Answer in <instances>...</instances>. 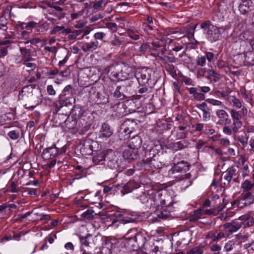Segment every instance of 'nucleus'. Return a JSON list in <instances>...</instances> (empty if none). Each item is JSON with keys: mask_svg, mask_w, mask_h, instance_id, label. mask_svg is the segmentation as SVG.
<instances>
[{"mask_svg": "<svg viewBox=\"0 0 254 254\" xmlns=\"http://www.w3.org/2000/svg\"><path fill=\"white\" fill-rule=\"evenodd\" d=\"M104 16L101 14H96L91 17L90 21L91 22H95L99 19L102 18Z\"/></svg>", "mask_w": 254, "mask_h": 254, "instance_id": "nucleus-50", "label": "nucleus"}, {"mask_svg": "<svg viewBox=\"0 0 254 254\" xmlns=\"http://www.w3.org/2000/svg\"><path fill=\"white\" fill-rule=\"evenodd\" d=\"M149 44L148 43H144L140 47V51L144 52H145L149 47Z\"/></svg>", "mask_w": 254, "mask_h": 254, "instance_id": "nucleus-64", "label": "nucleus"}, {"mask_svg": "<svg viewBox=\"0 0 254 254\" xmlns=\"http://www.w3.org/2000/svg\"><path fill=\"white\" fill-rule=\"evenodd\" d=\"M233 125L234 126L232 128L233 131L235 133H236L238 129L241 127L242 123L240 120H234Z\"/></svg>", "mask_w": 254, "mask_h": 254, "instance_id": "nucleus-32", "label": "nucleus"}, {"mask_svg": "<svg viewBox=\"0 0 254 254\" xmlns=\"http://www.w3.org/2000/svg\"><path fill=\"white\" fill-rule=\"evenodd\" d=\"M246 58L250 64H254V51L248 52L246 54Z\"/></svg>", "mask_w": 254, "mask_h": 254, "instance_id": "nucleus-34", "label": "nucleus"}, {"mask_svg": "<svg viewBox=\"0 0 254 254\" xmlns=\"http://www.w3.org/2000/svg\"><path fill=\"white\" fill-rule=\"evenodd\" d=\"M234 245V243L232 241H230L227 243L225 244V249L227 252L230 251L232 250L233 246Z\"/></svg>", "mask_w": 254, "mask_h": 254, "instance_id": "nucleus-45", "label": "nucleus"}, {"mask_svg": "<svg viewBox=\"0 0 254 254\" xmlns=\"http://www.w3.org/2000/svg\"><path fill=\"white\" fill-rule=\"evenodd\" d=\"M127 33L129 37L134 40H137L139 39V35L135 34L132 30H129Z\"/></svg>", "mask_w": 254, "mask_h": 254, "instance_id": "nucleus-40", "label": "nucleus"}, {"mask_svg": "<svg viewBox=\"0 0 254 254\" xmlns=\"http://www.w3.org/2000/svg\"><path fill=\"white\" fill-rule=\"evenodd\" d=\"M231 115L233 120H239L241 118L240 114L234 109H231L230 111Z\"/></svg>", "mask_w": 254, "mask_h": 254, "instance_id": "nucleus-33", "label": "nucleus"}, {"mask_svg": "<svg viewBox=\"0 0 254 254\" xmlns=\"http://www.w3.org/2000/svg\"><path fill=\"white\" fill-rule=\"evenodd\" d=\"M91 237V235L90 234H88L85 237H80V243L82 245H84L86 246H88L89 245V242L88 241V239Z\"/></svg>", "mask_w": 254, "mask_h": 254, "instance_id": "nucleus-35", "label": "nucleus"}, {"mask_svg": "<svg viewBox=\"0 0 254 254\" xmlns=\"http://www.w3.org/2000/svg\"><path fill=\"white\" fill-rule=\"evenodd\" d=\"M220 144L224 146H227L229 145L230 141L228 139L221 138L220 139Z\"/></svg>", "mask_w": 254, "mask_h": 254, "instance_id": "nucleus-58", "label": "nucleus"}, {"mask_svg": "<svg viewBox=\"0 0 254 254\" xmlns=\"http://www.w3.org/2000/svg\"><path fill=\"white\" fill-rule=\"evenodd\" d=\"M221 247L218 245H213L211 246V250L213 252H218L220 250Z\"/></svg>", "mask_w": 254, "mask_h": 254, "instance_id": "nucleus-62", "label": "nucleus"}, {"mask_svg": "<svg viewBox=\"0 0 254 254\" xmlns=\"http://www.w3.org/2000/svg\"><path fill=\"white\" fill-rule=\"evenodd\" d=\"M121 88H122L121 86H118L117 87V88L114 93V96L115 97L120 98L122 96H124V93L121 92Z\"/></svg>", "mask_w": 254, "mask_h": 254, "instance_id": "nucleus-37", "label": "nucleus"}, {"mask_svg": "<svg viewBox=\"0 0 254 254\" xmlns=\"http://www.w3.org/2000/svg\"><path fill=\"white\" fill-rule=\"evenodd\" d=\"M87 23V22L84 20H79L76 22L75 27L76 28H81L83 27Z\"/></svg>", "mask_w": 254, "mask_h": 254, "instance_id": "nucleus-48", "label": "nucleus"}, {"mask_svg": "<svg viewBox=\"0 0 254 254\" xmlns=\"http://www.w3.org/2000/svg\"><path fill=\"white\" fill-rule=\"evenodd\" d=\"M106 26L108 29L114 32H115L117 30V25L115 23H108L107 24Z\"/></svg>", "mask_w": 254, "mask_h": 254, "instance_id": "nucleus-43", "label": "nucleus"}, {"mask_svg": "<svg viewBox=\"0 0 254 254\" xmlns=\"http://www.w3.org/2000/svg\"><path fill=\"white\" fill-rule=\"evenodd\" d=\"M102 0H99L93 4V7L95 9H100L102 8Z\"/></svg>", "mask_w": 254, "mask_h": 254, "instance_id": "nucleus-53", "label": "nucleus"}, {"mask_svg": "<svg viewBox=\"0 0 254 254\" xmlns=\"http://www.w3.org/2000/svg\"><path fill=\"white\" fill-rule=\"evenodd\" d=\"M190 165L188 162L181 161L177 163H173V165L169 170L170 174H175L178 173H186L190 169Z\"/></svg>", "mask_w": 254, "mask_h": 254, "instance_id": "nucleus-5", "label": "nucleus"}, {"mask_svg": "<svg viewBox=\"0 0 254 254\" xmlns=\"http://www.w3.org/2000/svg\"><path fill=\"white\" fill-rule=\"evenodd\" d=\"M236 170L234 166L229 168L226 171V174L224 176V179L227 180L228 183L231 180L232 177L236 175Z\"/></svg>", "mask_w": 254, "mask_h": 254, "instance_id": "nucleus-25", "label": "nucleus"}, {"mask_svg": "<svg viewBox=\"0 0 254 254\" xmlns=\"http://www.w3.org/2000/svg\"><path fill=\"white\" fill-rule=\"evenodd\" d=\"M190 252L191 254H201L203 253V250L200 248L195 247L192 249Z\"/></svg>", "mask_w": 254, "mask_h": 254, "instance_id": "nucleus-46", "label": "nucleus"}, {"mask_svg": "<svg viewBox=\"0 0 254 254\" xmlns=\"http://www.w3.org/2000/svg\"><path fill=\"white\" fill-rule=\"evenodd\" d=\"M55 119L56 120V123H59V124L64 123L65 126H68L69 127L71 128L73 127L76 123L75 120L70 118L67 114L57 113L55 116Z\"/></svg>", "mask_w": 254, "mask_h": 254, "instance_id": "nucleus-6", "label": "nucleus"}, {"mask_svg": "<svg viewBox=\"0 0 254 254\" xmlns=\"http://www.w3.org/2000/svg\"><path fill=\"white\" fill-rule=\"evenodd\" d=\"M137 123L133 119H127L122 124L119 131V136L121 139H126L130 137V134L137 128Z\"/></svg>", "mask_w": 254, "mask_h": 254, "instance_id": "nucleus-3", "label": "nucleus"}, {"mask_svg": "<svg viewBox=\"0 0 254 254\" xmlns=\"http://www.w3.org/2000/svg\"><path fill=\"white\" fill-rule=\"evenodd\" d=\"M170 212L166 209L161 211H158L157 212V217L152 218V222H155L160 221L161 220H166L171 217Z\"/></svg>", "mask_w": 254, "mask_h": 254, "instance_id": "nucleus-15", "label": "nucleus"}, {"mask_svg": "<svg viewBox=\"0 0 254 254\" xmlns=\"http://www.w3.org/2000/svg\"><path fill=\"white\" fill-rule=\"evenodd\" d=\"M8 53L7 47H5L0 50V58L4 57Z\"/></svg>", "mask_w": 254, "mask_h": 254, "instance_id": "nucleus-61", "label": "nucleus"}, {"mask_svg": "<svg viewBox=\"0 0 254 254\" xmlns=\"http://www.w3.org/2000/svg\"><path fill=\"white\" fill-rule=\"evenodd\" d=\"M113 133V130L107 123H103L100 129V136L105 138L110 137Z\"/></svg>", "mask_w": 254, "mask_h": 254, "instance_id": "nucleus-16", "label": "nucleus"}, {"mask_svg": "<svg viewBox=\"0 0 254 254\" xmlns=\"http://www.w3.org/2000/svg\"><path fill=\"white\" fill-rule=\"evenodd\" d=\"M127 240V246L130 247L131 250H133V245L134 246L135 243V240H134V237L128 238Z\"/></svg>", "mask_w": 254, "mask_h": 254, "instance_id": "nucleus-49", "label": "nucleus"}, {"mask_svg": "<svg viewBox=\"0 0 254 254\" xmlns=\"http://www.w3.org/2000/svg\"><path fill=\"white\" fill-rule=\"evenodd\" d=\"M141 250L146 254H156L158 247L155 246L153 241H147Z\"/></svg>", "mask_w": 254, "mask_h": 254, "instance_id": "nucleus-14", "label": "nucleus"}, {"mask_svg": "<svg viewBox=\"0 0 254 254\" xmlns=\"http://www.w3.org/2000/svg\"><path fill=\"white\" fill-rule=\"evenodd\" d=\"M116 65L112 64L104 69V73L108 74L110 72H111L110 75L111 77L114 78L115 79L118 80L120 79V78L119 77V73L118 71H116Z\"/></svg>", "mask_w": 254, "mask_h": 254, "instance_id": "nucleus-18", "label": "nucleus"}, {"mask_svg": "<svg viewBox=\"0 0 254 254\" xmlns=\"http://www.w3.org/2000/svg\"><path fill=\"white\" fill-rule=\"evenodd\" d=\"M95 215V211L93 209H89L82 213L81 217L85 220H91L94 217Z\"/></svg>", "mask_w": 254, "mask_h": 254, "instance_id": "nucleus-24", "label": "nucleus"}, {"mask_svg": "<svg viewBox=\"0 0 254 254\" xmlns=\"http://www.w3.org/2000/svg\"><path fill=\"white\" fill-rule=\"evenodd\" d=\"M209 75L208 78L211 82H216L220 79V75L214 70H209L208 72Z\"/></svg>", "mask_w": 254, "mask_h": 254, "instance_id": "nucleus-27", "label": "nucleus"}, {"mask_svg": "<svg viewBox=\"0 0 254 254\" xmlns=\"http://www.w3.org/2000/svg\"><path fill=\"white\" fill-rule=\"evenodd\" d=\"M86 171L85 170H82V171L79 172H75V177L72 179V182L71 184L75 180L80 179L86 176Z\"/></svg>", "mask_w": 254, "mask_h": 254, "instance_id": "nucleus-31", "label": "nucleus"}, {"mask_svg": "<svg viewBox=\"0 0 254 254\" xmlns=\"http://www.w3.org/2000/svg\"><path fill=\"white\" fill-rule=\"evenodd\" d=\"M203 114V119L204 121H206L207 119H210V114L209 112V110L207 109L206 111H204Z\"/></svg>", "mask_w": 254, "mask_h": 254, "instance_id": "nucleus-57", "label": "nucleus"}, {"mask_svg": "<svg viewBox=\"0 0 254 254\" xmlns=\"http://www.w3.org/2000/svg\"><path fill=\"white\" fill-rule=\"evenodd\" d=\"M209 103L214 106H219L222 104V102L221 101L214 99L209 101Z\"/></svg>", "mask_w": 254, "mask_h": 254, "instance_id": "nucleus-63", "label": "nucleus"}, {"mask_svg": "<svg viewBox=\"0 0 254 254\" xmlns=\"http://www.w3.org/2000/svg\"><path fill=\"white\" fill-rule=\"evenodd\" d=\"M230 101L234 107L240 109L242 106V103L240 100L237 98L235 96H231L230 97Z\"/></svg>", "mask_w": 254, "mask_h": 254, "instance_id": "nucleus-30", "label": "nucleus"}, {"mask_svg": "<svg viewBox=\"0 0 254 254\" xmlns=\"http://www.w3.org/2000/svg\"><path fill=\"white\" fill-rule=\"evenodd\" d=\"M105 161L107 162L108 166L112 168H115L117 165V160L115 153L112 151H109L106 153Z\"/></svg>", "mask_w": 254, "mask_h": 254, "instance_id": "nucleus-13", "label": "nucleus"}, {"mask_svg": "<svg viewBox=\"0 0 254 254\" xmlns=\"http://www.w3.org/2000/svg\"><path fill=\"white\" fill-rule=\"evenodd\" d=\"M75 103V99L73 97H69L66 98L65 100H59V103L60 104V107H62L63 106L67 107L69 105H72V104H74Z\"/></svg>", "mask_w": 254, "mask_h": 254, "instance_id": "nucleus-23", "label": "nucleus"}, {"mask_svg": "<svg viewBox=\"0 0 254 254\" xmlns=\"http://www.w3.org/2000/svg\"><path fill=\"white\" fill-rule=\"evenodd\" d=\"M118 187H122L123 188V190H121V191L123 194L127 193L131 191L130 189L128 188V187L126 185H124V184L118 185L117 186V188H118Z\"/></svg>", "mask_w": 254, "mask_h": 254, "instance_id": "nucleus-39", "label": "nucleus"}, {"mask_svg": "<svg viewBox=\"0 0 254 254\" xmlns=\"http://www.w3.org/2000/svg\"><path fill=\"white\" fill-rule=\"evenodd\" d=\"M111 44L116 47H119L121 43L119 38L115 37L114 39L111 41Z\"/></svg>", "mask_w": 254, "mask_h": 254, "instance_id": "nucleus-51", "label": "nucleus"}, {"mask_svg": "<svg viewBox=\"0 0 254 254\" xmlns=\"http://www.w3.org/2000/svg\"><path fill=\"white\" fill-rule=\"evenodd\" d=\"M206 62V58L205 57H201L197 60V64L201 66H203Z\"/></svg>", "mask_w": 254, "mask_h": 254, "instance_id": "nucleus-54", "label": "nucleus"}, {"mask_svg": "<svg viewBox=\"0 0 254 254\" xmlns=\"http://www.w3.org/2000/svg\"><path fill=\"white\" fill-rule=\"evenodd\" d=\"M200 218V216L198 214H194L190 217V221L196 222Z\"/></svg>", "mask_w": 254, "mask_h": 254, "instance_id": "nucleus-59", "label": "nucleus"}, {"mask_svg": "<svg viewBox=\"0 0 254 254\" xmlns=\"http://www.w3.org/2000/svg\"><path fill=\"white\" fill-rule=\"evenodd\" d=\"M113 216L115 217V218L112 220V224H114L115 223L118 221H123V223L125 224L128 223H133L134 222V220L130 218H127L126 219H124L123 218V214L120 212H115L113 214Z\"/></svg>", "mask_w": 254, "mask_h": 254, "instance_id": "nucleus-19", "label": "nucleus"}, {"mask_svg": "<svg viewBox=\"0 0 254 254\" xmlns=\"http://www.w3.org/2000/svg\"><path fill=\"white\" fill-rule=\"evenodd\" d=\"M133 237L135 244L133 245V251H137L138 249L142 250L147 242L146 238L141 233L137 232Z\"/></svg>", "mask_w": 254, "mask_h": 254, "instance_id": "nucleus-9", "label": "nucleus"}, {"mask_svg": "<svg viewBox=\"0 0 254 254\" xmlns=\"http://www.w3.org/2000/svg\"><path fill=\"white\" fill-rule=\"evenodd\" d=\"M48 93L51 95H54L55 94L56 92L54 90L53 87L51 85H48L47 88Z\"/></svg>", "mask_w": 254, "mask_h": 254, "instance_id": "nucleus-60", "label": "nucleus"}, {"mask_svg": "<svg viewBox=\"0 0 254 254\" xmlns=\"http://www.w3.org/2000/svg\"><path fill=\"white\" fill-rule=\"evenodd\" d=\"M216 115L219 118H225V117H228V115L227 112L223 110H218L216 111Z\"/></svg>", "mask_w": 254, "mask_h": 254, "instance_id": "nucleus-38", "label": "nucleus"}, {"mask_svg": "<svg viewBox=\"0 0 254 254\" xmlns=\"http://www.w3.org/2000/svg\"><path fill=\"white\" fill-rule=\"evenodd\" d=\"M98 44V41L87 43L81 47V49L83 52L86 53L91 52L97 48Z\"/></svg>", "mask_w": 254, "mask_h": 254, "instance_id": "nucleus-22", "label": "nucleus"}, {"mask_svg": "<svg viewBox=\"0 0 254 254\" xmlns=\"http://www.w3.org/2000/svg\"><path fill=\"white\" fill-rule=\"evenodd\" d=\"M111 242L108 241L103 244L101 248H96V251L98 254H115L116 248H113Z\"/></svg>", "mask_w": 254, "mask_h": 254, "instance_id": "nucleus-10", "label": "nucleus"}, {"mask_svg": "<svg viewBox=\"0 0 254 254\" xmlns=\"http://www.w3.org/2000/svg\"><path fill=\"white\" fill-rule=\"evenodd\" d=\"M254 187V184L251 183L249 180H246L242 184V188L244 191H249Z\"/></svg>", "mask_w": 254, "mask_h": 254, "instance_id": "nucleus-28", "label": "nucleus"}, {"mask_svg": "<svg viewBox=\"0 0 254 254\" xmlns=\"http://www.w3.org/2000/svg\"><path fill=\"white\" fill-rule=\"evenodd\" d=\"M230 227V229L226 231L228 234H232L236 232L241 227V224H239L237 221H233L231 223Z\"/></svg>", "mask_w": 254, "mask_h": 254, "instance_id": "nucleus-29", "label": "nucleus"}, {"mask_svg": "<svg viewBox=\"0 0 254 254\" xmlns=\"http://www.w3.org/2000/svg\"><path fill=\"white\" fill-rule=\"evenodd\" d=\"M8 135L12 139H16L19 137V133L12 130L8 133Z\"/></svg>", "mask_w": 254, "mask_h": 254, "instance_id": "nucleus-41", "label": "nucleus"}, {"mask_svg": "<svg viewBox=\"0 0 254 254\" xmlns=\"http://www.w3.org/2000/svg\"><path fill=\"white\" fill-rule=\"evenodd\" d=\"M253 7L251 0H241L239 5V10L242 14H246L252 10Z\"/></svg>", "mask_w": 254, "mask_h": 254, "instance_id": "nucleus-12", "label": "nucleus"}, {"mask_svg": "<svg viewBox=\"0 0 254 254\" xmlns=\"http://www.w3.org/2000/svg\"><path fill=\"white\" fill-rule=\"evenodd\" d=\"M254 202V196L251 192L248 191L241 195V199L239 203L241 207L250 206Z\"/></svg>", "mask_w": 254, "mask_h": 254, "instance_id": "nucleus-8", "label": "nucleus"}, {"mask_svg": "<svg viewBox=\"0 0 254 254\" xmlns=\"http://www.w3.org/2000/svg\"><path fill=\"white\" fill-rule=\"evenodd\" d=\"M63 29H64V26H56L50 31V34L51 35L55 34L57 32L62 30Z\"/></svg>", "mask_w": 254, "mask_h": 254, "instance_id": "nucleus-47", "label": "nucleus"}, {"mask_svg": "<svg viewBox=\"0 0 254 254\" xmlns=\"http://www.w3.org/2000/svg\"><path fill=\"white\" fill-rule=\"evenodd\" d=\"M105 36V34L103 32H97L94 34V38L96 39L101 40Z\"/></svg>", "mask_w": 254, "mask_h": 254, "instance_id": "nucleus-55", "label": "nucleus"}, {"mask_svg": "<svg viewBox=\"0 0 254 254\" xmlns=\"http://www.w3.org/2000/svg\"><path fill=\"white\" fill-rule=\"evenodd\" d=\"M145 157L142 160L143 163L144 164H148L150 167H154L155 168H161L162 166V164H160L157 162L158 156L155 153L154 150H146L145 152Z\"/></svg>", "mask_w": 254, "mask_h": 254, "instance_id": "nucleus-4", "label": "nucleus"}, {"mask_svg": "<svg viewBox=\"0 0 254 254\" xmlns=\"http://www.w3.org/2000/svg\"><path fill=\"white\" fill-rule=\"evenodd\" d=\"M105 158L106 153L99 152L93 157L92 160L93 163L96 165L103 164L105 161Z\"/></svg>", "mask_w": 254, "mask_h": 254, "instance_id": "nucleus-21", "label": "nucleus"}, {"mask_svg": "<svg viewBox=\"0 0 254 254\" xmlns=\"http://www.w3.org/2000/svg\"><path fill=\"white\" fill-rule=\"evenodd\" d=\"M249 139V136H239L238 137L239 141L243 145H246L248 143V141Z\"/></svg>", "mask_w": 254, "mask_h": 254, "instance_id": "nucleus-42", "label": "nucleus"}, {"mask_svg": "<svg viewBox=\"0 0 254 254\" xmlns=\"http://www.w3.org/2000/svg\"><path fill=\"white\" fill-rule=\"evenodd\" d=\"M193 97L194 99L197 100H203L205 98L204 95L200 92H196L195 94L193 95Z\"/></svg>", "mask_w": 254, "mask_h": 254, "instance_id": "nucleus-44", "label": "nucleus"}, {"mask_svg": "<svg viewBox=\"0 0 254 254\" xmlns=\"http://www.w3.org/2000/svg\"><path fill=\"white\" fill-rule=\"evenodd\" d=\"M232 131L233 130L227 126H225L223 128V132L227 135H231Z\"/></svg>", "mask_w": 254, "mask_h": 254, "instance_id": "nucleus-56", "label": "nucleus"}, {"mask_svg": "<svg viewBox=\"0 0 254 254\" xmlns=\"http://www.w3.org/2000/svg\"><path fill=\"white\" fill-rule=\"evenodd\" d=\"M142 143V139L138 135H135L129 141V146L137 150Z\"/></svg>", "mask_w": 254, "mask_h": 254, "instance_id": "nucleus-20", "label": "nucleus"}, {"mask_svg": "<svg viewBox=\"0 0 254 254\" xmlns=\"http://www.w3.org/2000/svg\"><path fill=\"white\" fill-rule=\"evenodd\" d=\"M82 32L81 30H75L72 31L71 30V34L68 35L67 38L69 40L75 39Z\"/></svg>", "mask_w": 254, "mask_h": 254, "instance_id": "nucleus-36", "label": "nucleus"}, {"mask_svg": "<svg viewBox=\"0 0 254 254\" xmlns=\"http://www.w3.org/2000/svg\"><path fill=\"white\" fill-rule=\"evenodd\" d=\"M185 146L182 141H178L174 144V147L176 150L182 149Z\"/></svg>", "mask_w": 254, "mask_h": 254, "instance_id": "nucleus-52", "label": "nucleus"}, {"mask_svg": "<svg viewBox=\"0 0 254 254\" xmlns=\"http://www.w3.org/2000/svg\"><path fill=\"white\" fill-rule=\"evenodd\" d=\"M96 142L88 139L84 141L80 150L83 155H89L93 153V144H96Z\"/></svg>", "mask_w": 254, "mask_h": 254, "instance_id": "nucleus-11", "label": "nucleus"}, {"mask_svg": "<svg viewBox=\"0 0 254 254\" xmlns=\"http://www.w3.org/2000/svg\"><path fill=\"white\" fill-rule=\"evenodd\" d=\"M200 26L201 29L206 31V37L208 41L213 43L220 40L221 35L220 28L213 25L210 21L202 22Z\"/></svg>", "mask_w": 254, "mask_h": 254, "instance_id": "nucleus-2", "label": "nucleus"}, {"mask_svg": "<svg viewBox=\"0 0 254 254\" xmlns=\"http://www.w3.org/2000/svg\"><path fill=\"white\" fill-rule=\"evenodd\" d=\"M58 148L55 146H51L43 150L42 155L43 156V157L45 156L48 157L47 154L50 153V155L51 156L52 154L53 155H54V154H56L58 153Z\"/></svg>", "mask_w": 254, "mask_h": 254, "instance_id": "nucleus-26", "label": "nucleus"}, {"mask_svg": "<svg viewBox=\"0 0 254 254\" xmlns=\"http://www.w3.org/2000/svg\"><path fill=\"white\" fill-rule=\"evenodd\" d=\"M123 158L128 162L136 159L138 157L137 150L128 145L126 146L123 152Z\"/></svg>", "mask_w": 254, "mask_h": 254, "instance_id": "nucleus-7", "label": "nucleus"}, {"mask_svg": "<svg viewBox=\"0 0 254 254\" xmlns=\"http://www.w3.org/2000/svg\"><path fill=\"white\" fill-rule=\"evenodd\" d=\"M153 74L154 72L151 68L144 67L136 71L135 76L140 85L147 84L152 87L155 84L154 79H152Z\"/></svg>", "mask_w": 254, "mask_h": 254, "instance_id": "nucleus-1", "label": "nucleus"}, {"mask_svg": "<svg viewBox=\"0 0 254 254\" xmlns=\"http://www.w3.org/2000/svg\"><path fill=\"white\" fill-rule=\"evenodd\" d=\"M25 101L29 103V105H28L27 104H25L24 106L26 109L29 110H33L39 104L38 100L36 99L33 94L30 95L29 96H27L25 98Z\"/></svg>", "mask_w": 254, "mask_h": 254, "instance_id": "nucleus-17", "label": "nucleus"}]
</instances>
